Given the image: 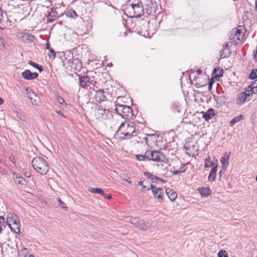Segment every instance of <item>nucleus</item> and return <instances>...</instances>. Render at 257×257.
Returning a JSON list of instances; mask_svg holds the SVG:
<instances>
[{
	"mask_svg": "<svg viewBox=\"0 0 257 257\" xmlns=\"http://www.w3.org/2000/svg\"><path fill=\"white\" fill-rule=\"evenodd\" d=\"M2 18V11L0 9V22H1V19Z\"/></svg>",
	"mask_w": 257,
	"mask_h": 257,
	"instance_id": "obj_56",
	"label": "nucleus"
},
{
	"mask_svg": "<svg viewBox=\"0 0 257 257\" xmlns=\"http://www.w3.org/2000/svg\"><path fill=\"white\" fill-rule=\"evenodd\" d=\"M22 76L26 80H31L37 78L38 74L37 72L32 73L29 70H25L22 73Z\"/></svg>",
	"mask_w": 257,
	"mask_h": 257,
	"instance_id": "obj_15",
	"label": "nucleus"
},
{
	"mask_svg": "<svg viewBox=\"0 0 257 257\" xmlns=\"http://www.w3.org/2000/svg\"><path fill=\"white\" fill-rule=\"evenodd\" d=\"M4 102V101L3 99H2L1 97H0V105H2Z\"/></svg>",
	"mask_w": 257,
	"mask_h": 257,
	"instance_id": "obj_55",
	"label": "nucleus"
},
{
	"mask_svg": "<svg viewBox=\"0 0 257 257\" xmlns=\"http://www.w3.org/2000/svg\"><path fill=\"white\" fill-rule=\"evenodd\" d=\"M200 195L202 197H207L211 194V191L208 187H202L198 188Z\"/></svg>",
	"mask_w": 257,
	"mask_h": 257,
	"instance_id": "obj_18",
	"label": "nucleus"
},
{
	"mask_svg": "<svg viewBox=\"0 0 257 257\" xmlns=\"http://www.w3.org/2000/svg\"><path fill=\"white\" fill-rule=\"evenodd\" d=\"M144 174L145 176H146L148 177V178H150L151 180L152 179V176H154L153 175L151 174L150 173L147 172H144Z\"/></svg>",
	"mask_w": 257,
	"mask_h": 257,
	"instance_id": "obj_40",
	"label": "nucleus"
},
{
	"mask_svg": "<svg viewBox=\"0 0 257 257\" xmlns=\"http://www.w3.org/2000/svg\"><path fill=\"white\" fill-rule=\"evenodd\" d=\"M222 172V170H221V171L219 172V175L220 177H221Z\"/></svg>",
	"mask_w": 257,
	"mask_h": 257,
	"instance_id": "obj_59",
	"label": "nucleus"
},
{
	"mask_svg": "<svg viewBox=\"0 0 257 257\" xmlns=\"http://www.w3.org/2000/svg\"><path fill=\"white\" fill-rule=\"evenodd\" d=\"M17 36L20 41L25 43H31L34 39L33 35L24 32H18Z\"/></svg>",
	"mask_w": 257,
	"mask_h": 257,
	"instance_id": "obj_11",
	"label": "nucleus"
},
{
	"mask_svg": "<svg viewBox=\"0 0 257 257\" xmlns=\"http://www.w3.org/2000/svg\"><path fill=\"white\" fill-rule=\"evenodd\" d=\"M124 180H125V181H126L128 183H132L131 179L130 178H127V179H124Z\"/></svg>",
	"mask_w": 257,
	"mask_h": 257,
	"instance_id": "obj_50",
	"label": "nucleus"
},
{
	"mask_svg": "<svg viewBox=\"0 0 257 257\" xmlns=\"http://www.w3.org/2000/svg\"><path fill=\"white\" fill-rule=\"evenodd\" d=\"M252 89V93L254 94H257V87L254 88H251Z\"/></svg>",
	"mask_w": 257,
	"mask_h": 257,
	"instance_id": "obj_47",
	"label": "nucleus"
},
{
	"mask_svg": "<svg viewBox=\"0 0 257 257\" xmlns=\"http://www.w3.org/2000/svg\"><path fill=\"white\" fill-rule=\"evenodd\" d=\"M27 97L30 99L33 105L39 106L41 104V99L39 96L28 88H26Z\"/></svg>",
	"mask_w": 257,
	"mask_h": 257,
	"instance_id": "obj_9",
	"label": "nucleus"
},
{
	"mask_svg": "<svg viewBox=\"0 0 257 257\" xmlns=\"http://www.w3.org/2000/svg\"><path fill=\"white\" fill-rule=\"evenodd\" d=\"M251 89H249L248 87L247 88H246L245 89V91L243 92V93H245L246 94H249V97L251 98V96L253 94V93H252Z\"/></svg>",
	"mask_w": 257,
	"mask_h": 257,
	"instance_id": "obj_37",
	"label": "nucleus"
},
{
	"mask_svg": "<svg viewBox=\"0 0 257 257\" xmlns=\"http://www.w3.org/2000/svg\"><path fill=\"white\" fill-rule=\"evenodd\" d=\"M213 82L210 81L208 84V90H210L212 89V84Z\"/></svg>",
	"mask_w": 257,
	"mask_h": 257,
	"instance_id": "obj_44",
	"label": "nucleus"
},
{
	"mask_svg": "<svg viewBox=\"0 0 257 257\" xmlns=\"http://www.w3.org/2000/svg\"><path fill=\"white\" fill-rule=\"evenodd\" d=\"M7 222L12 231L16 233H19L20 224L17 215L11 213H8Z\"/></svg>",
	"mask_w": 257,
	"mask_h": 257,
	"instance_id": "obj_4",
	"label": "nucleus"
},
{
	"mask_svg": "<svg viewBox=\"0 0 257 257\" xmlns=\"http://www.w3.org/2000/svg\"><path fill=\"white\" fill-rule=\"evenodd\" d=\"M57 12L51 9V11L49 12L47 16V20L48 22H53L57 18Z\"/></svg>",
	"mask_w": 257,
	"mask_h": 257,
	"instance_id": "obj_23",
	"label": "nucleus"
},
{
	"mask_svg": "<svg viewBox=\"0 0 257 257\" xmlns=\"http://www.w3.org/2000/svg\"><path fill=\"white\" fill-rule=\"evenodd\" d=\"M56 199L59 203V205H60L63 209L66 210L67 208L66 205L61 200V199L59 197H57Z\"/></svg>",
	"mask_w": 257,
	"mask_h": 257,
	"instance_id": "obj_34",
	"label": "nucleus"
},
{
	"mask_svg": "<svg viewBox=\"0 0 257 257\" xmlns=\"http://www.w3.org/2000/svg\"><path fill=\"white\" fill-rule=\"evenodd\" d=\"M243 118V115L241 114L239 116L234 117L230 121V124L231 126H233L235 123L238 122L241 119Z\"/></svg>",
	"mask_w": 257,
	"mask_h": 257,
	"instance_id": "obj_28",
	"label": "nucleus"
},
{
	"mask_svg": "<svg viewBox=\"0 0 257 257\" xmlns=\"http://www.w3.org/2000/svg\"><path fill=\"white\" fill-rule=\"evenodd\" d=\"M33 168L42 175L47 174L49 171V166L47 162L43 158L35 157L32 161Z\"/></svg>",
	"mask_w": 257,
	"mask_h": 257,
	"instance_id": "obj_3",
	"label": "nucleus"
},
{
	"mask_svg": "<svg viewBox=\"0 0 257 257\" xmlns=\"http://www.w3.org/2000/svg\"><path fill=\"white\" fill-rule=\"evenodd\" d=\"M115 110L122 117H129L132 113L131 107L125 105L117 104Z\"/></svg>",
	"mask_w": 257,
	"mask_h": 257,
	"instance_id": "obj_7",
	"label": "nucleus"
},
{
	"mask_svg": "<svg viewBox=\"0 0 257 257\" xmlns=\"http://www.w3.org/2000/svg\"><path fill=\"white\" fill-rule=\"evenodd\" d=\"M57 101H58V102L60 104H62V105H64V104H65V105H66V102H65V101L64 99L62 97H60V96H58V97H57Z\"/></svg>",
	"mask_w": 257,
	"mask_h": 257,
	"instance_id": "obj_36",
	"label": "nucleus"
},
{
	"mask_svg": "<svg viewBox=\"0 0 257 257\" xmlns=\"http://www.w3.org/2000/svg\"><path fill=\"white\" fill-rule=\"evenodd\" d=\"M131 222L136 227L141 230H146L149 228L148 226L143 220L138 218H133L131 219Z\"/></svg>",
	"mask_w": 257,
	"mask_h": 257,
	"instance_id": "obj_12",
	"label": "nucleus"
},
{
	"mask_svg": "<svg viewBox=\"0 0 257 257\" xmlns=\"http://www.w3.org/2000/svg\"><path fill=\"white\" fill-rule=\"evenodd\" d=\"M251 79H254L257 78V69H253L249 75V77Z\"/></svg>",
	"mask_w": 257,
	"mask_h": 257,
	"instance_id": "obj_32",
	"label": "nucleus"
},
{
	"mask_svg": "<svg viewBox=\"0 0 257 257\" xmlns=\"http://www.w3.org/2000/svg\"><path fill=\"white\" fill-rule=\"evenodd\" d=\"M166 193L167 194L169 199L171 201H174L177 197V193L169 188H167L166 190Z\"/></svg>",
	"mask_w": 257,
	"mask_h": 257,
	"instance_id": "obj_21",
	"label": "nucleus"
},
{
	"mask_svg": "<svg viewBox=\"0 0 257 257\" xmlns=\"http://www.w3.org/2000/svg\"><path fill=\"white\" fill-rule=\"evenodd\" d=\"M230 55V50L224 49V48H222V49L220 51V56L221 58H224L229 57Z\"/></svg>",
	"mask_w": 257,
	"mask_h": 257,
	"instance_id": "obj_25",
	"label": "nucleus"
},
{
	"mask_svg": "<svg viewBox=\"0 0 257 257\" xmlns=\"http://www.w3.org/2000/svg\"><path fill=\"white\" fill-rule=\"evenodd\" d=\"M223 48H224V49H226L227 50H229V43H226L225 45L223 46Z\"/></svg>",
	"mask_w": 257,
	"mask_h": 257,
	"instance_id": "obj_46",
	"label": "nucleus"
},
{
	"mask_svg": "<svg viewBox=\"0 0 257 257\" xmlns=\"http://www.w3.org/2000/svg\"><path fill=\"white\" fill-rule=\"evenodd\" d=\"M36 69H37V70H38L40 72H41L42 71H43V67L41 66H38L37 67V68H36Z\"/></svg>",
	"mask_w": 257,
	"mask_h": 257,
	"instance_id": "obj_45",
	"label": "nucleus"
},
{
	"mask_svg": "<svg viewBox=\"0 0 257 257\" xmlns=\"http://www.w3.org/2000/svg\"><path fill=\"white\" fill-rule=\"evenodd\" d=\"M109 114V109H106L101 106H99L94 110V117L97 120H103L107 119Z\"/></svg>",
	"mask_w": 257,
	"mask_h": 257,
	"instance_id": "obj_8",
	"label": "nucleus"
},
{
	"mask_svg": "<svg viewBox=\"0 0 257 257\" xmlns=\"http://www.w3.org/2000/svg\"><path fill=\"white\" fill-rule=\"evenodd\" d=\"M217 171V165L213 166L211 170L210 171L209 176H208L209 181H214L215 180Z\"/></svg>",
	"mask_w": 257,
	"mask_h": 257,
	"instance_id": "obj_20",
	"label": "nucleus"
},
{
	"mask_svg": "<svg viewBox=\"0 0 257 257\" xmlns=\"http://www.w3.org/2000/svg\"><path fill=\"white\" fill-rule=\"evenodd\" d=\"M88 191L92 193L99 194L104 197H106V194L104 193V191L101 188H89Z\"/></svg>",
	"mask_w": 257,
	"mask_h": 257,
	"instance_id": "obj_22",
	"label": "nucleus"
},
{
	"mask_svg": "<svg viewBox=\"0 0 257 257\" xmlns=\"http://www.w3.org/2000/svg\"><path fill=\"white\" fill-rule=\"evenodd\" d=\"M244 28L243 26H238V28L232 30L230 39L233 41L234 43L237 44L236 39L238 41H242L244 37Z\"/></svg>",
	"mask_w": 257,
	"mask_h": 257,
	"instance_id": "obj_6",
	"label": "nucleus"
},
{
	"mask_svg": "<svg viewBox=\"0 0 257 257\" xmlns=\"http://www.w3.org/2000/svg\"><path fill=\"white\" fill-rule=\"evenodd\" d=\"M49 53L48 55L49 58L54 59L56 57V53L52 48H50L49 50Z\"/></svg>",
	"mask_w": 257,
	"mask_h": 257,
	"instance_id": "obj_31",
	"label": "nucleus"
},
{
	"mask_svg": "<svg viewBox=\"0 0 257 257\" xmlns=\"http://www.w3.org/2000/svg\"><path fill=\"white\" fill-rule=\"evenodd\" d=\"M29 257H35L34 255H33V254H30L29 255Z\"/></svg>",
	"mask_w": 257,
	"mask_h": 257,
	"instance_id": "obj_62",
	"label": "nucleus"
},
{
	"mask_svg": "<svg viewBox=\"0 0 257 257\" xmlns=\"http://www.w3.org/2000/svg\"><path fill=\"white\" fill-rule=\"evenodd\" d=\"M218 257H228L225 250H220L218 253Z\"/></svg>",
	"mask_w": 257,
	"mask_h": 257,
	"instance_id": "obj_35",
	"label": "nucleus"
},
{
	"mask_svg": "<svg viewBox=\"0 0 257 257\" xmlns=\"http://www.w3.org/2000/svg\"><path fill=\"white\" fill-rule=\"evenodd\" d=\"M253 59L257 61V55H256V54L255 53L253 54Z\"/></svg>",
	"mask_w": 257,
	"mask_h": 257,
	"instance_id": "obj_54",
	"label": "nucleus"
},
{
	"mask_svg": "<svg viewBox=\"0 0 257 257\" xmlns=\"http://www.w3.org/2000/svg\"><path fill=\"white\" fill-rule=\"evenodd\" d=\"M210 160V158L209 157H208V158L205 159L204 164L205 168H208L210 167V166H212L213 167V166L214 165H217V164L211 162Z\"/></svg>",
	"mask_w": 257,
	"mask_h": 257,
	"instance_id": "obj_26",
	"label": "nucleus"
},
{
	"mask_svg": "<svg viewBox=\"0 0 257 257\" xmlns=\"http://www.w3.org/2000/svg\"><path fill=\"white\" fill-rule=\"evenodd\" d=\"M223 71L222 69L215 68L213 70V75L215 78H219L223 75Z\"/></svg>",
	"mask_w": 257,
	"mask_h": 257,
	"instance_id": "obj_24",
	"label": "nucleus"
},
{
	"mask_svg": "<svg viewBox=\"0 0 257 257\" xmlns=\"http://www.w3.org/2000/svg\"><path fill=\"white\" fill-rule=\"evenodd\" d=\"M255 180L257 181V175H256V176L255 177Z\"/></svg>",
	"mask_w": 257,
	"mask_h": 257,
	"instance_id": "obj_63",
	"label": "nucleus"
},
{
	"mask_svg": "<svg viewBox=\"0 0 257 257\" xmlns=\"http://www.w3.org/2000/svg\"><path fill=\"white\" fill-rule=\"evenodd\" d=\"M142 187V191H145V190H148L147 189L149 188V187H147L146 185H144Z\"/></svg>",
	"mask_w": 257,
	"mask_h": 257,
	"instance_id": "obj_48",
	"label": "nucleus"
},
{
	"mask_svg": "<svg viewBox=\"0 0 257 257\" xmlns=\"http://www.w3.org/2000/svg\"><path fill=\"white\" fill-rule=\"evenodd\" d=\"M4 47L3 39L0 37V49H3Z\"/></svg>",
	"mask_w": 257,
	"mask_h": 257,
	"instance_id": "obj_41",
	"label": "nucleus"
},
{
	"mask_svg": "<svg viewBox=\"0 0 257 257\" xmlns=\"http://www.w3.org/2000/svg\"><path fill=\"white\" fill-rule=\"evenodd\" d=\"M158 180L160 181H162V182H163L164 183L165 182V181L164 180H163V179H161V180Z\"/></svg>",
	"mask_w": 257,
	"mask_h": 257,
	"instance_id": "obj_60",
	"label": "nucleus"
},
{
	"mask_svg": "<svg viewBox=\"0 0 257 257\" xmlns=\"http://www.w3.org/2000/svg\"><path fill=\"white\" fill-rule=\"evenodd\" d=\"M152 180L153 182H154V180L156 181V180H161L160 178H159L157 176H154V175L153 176H152Z\"/></svg>",
	"mask_w": 257,
	"mask_h": 257,
	"instance_id": "obj_43",
	"label": "nucleus"
},
{
	"mask_svg": "<svg viewBox=\"0 0 257 257\" xmlns=\"http://www.w3.org/2000/svg\"><path fill=\"white\" fill-rule=\"evenodd\" d=\"M125 10L130 18H139L144 14L143 6L141 2L127 5Z\"/></svg>",
	"mask_w": 257,
	"mask_h": 257,
	"instance_id": "obj_2",
	"label": "nucleus"
},
{
	"mask_svg": "<svg viewBox=\"0 0 257 257\" xmlns=\"http://www.w3.org/2000/svg\"><path fill=\"white\" fill-rule=\"evenodd\" d=\"M46 48L47 49V50H49V49H50V44L48 42H47L46 44Z\"/></svg>",
	"mask_w": 257,
	"mask_h": 257,
	"instance_id": "obj_49",
	"label": "nucleus"
},
{
	"mask_svg": "<svg viewBox=\"0 0 257 257\" xmlns=\"http://www.w3.org/2000/svg\"><path fill=\"white\" fill-rule=\"evenodd\" d=\"M57 113L59 114H60L61 116H62V117H65V116H64V115L63 114V113H62L60 111H57Z\"/></svg>",
	"mask_w": 257,
	"mask_h": 257,
	"instance_id": "obj_51",
	"label": "nucleus"
},
{
	"mask_svg": "<svg viewBox=\"0 0 257 257\" xmlns=\"http://www.w3.org/2000/svg\"><path fill=\"white\" fill-rule=\"evenodd\" d=\"M184 170H183V171H180V170H176V171H172V173L174 174V175H178V174H180V173H181L182 172H184Z\"/></svg>",
	"mask_w": 257,
	"mask_h": 257,
	"instance_id": "obj_42",
	"label": "nucleus"
},
{
	"mask_svg": "<svg viewBox=\"0 0 257 257\" xmlns=\"http://www.w3.org/2000/svg\"><path fill=\"white\" fill-rule=\"evenodd\" d=\"M5 227V218L3 216H0V233Z\"/></svg>",
	"mask_w": 257,
	"mask_h": 257,
	"instance_id": "obj_33",
	"label": "nucleus"
},
{
	"mask_svg": "<svg viewBox=\"0 0 257 257\" xmlns=\"http://www.w3.org/2000/svg\"><path fill=\"white\" fill-rule=\"evenodd\" d=\"M228 159H229V156L223 157L221 158L220 162H221V164L223 165V168H224L225 167L226 168V167L228 166V165L229 164Z\"/></svg>",
	"mask_w": 257,
	"mask_h": 257,
	"instance_id": "obj_29",
	"label": "nucleus"
},
{
	"mask_svg": "<svg viewBox=\"0 0 257 257\" xmlns=\"http://www.w3.org/2000/svg\"><path fill=\"white\" fill-rule=\"evenodd\" d=\"M13 179L17 184H20L24 186L26 185V180L17 173H14L13 174Z\"/></svg>",
	"mask_w": 257,
	"mask_h": 257,
	"instance_id": "obj_17",
	"label": "nucleus"
},
{
	"mask_svg": "<svg viewBox=\"0 0 257 257\" xmlns=\"http://www.w3.org/2000/svg\"><path fill=\"white\" fill-rule=\"evenodd\" d=\"M105 93V91L102 89L95 91L94 99L96 102H100L102 101H106L107 100V97Z\"/></svg>",
	"mask_w": 257,
	"mask_h": 257,
	"instance_id": "obj_13",
	"label": "nucleus"
},
{
	"mask_svg": "<svg viewBox=\"0 0 257 257\" xmlns=\"http://www.w3.org/2000/svg\"><path fill=\"white\" fill-rule=\"evenodd\" d=\"M138 185L139 186H143V182L142 181H140L138 182Z\"/></svg>",
	"mask_w": 257,
	"mask_h": 257,
	"instance_id": "obj_52",
	"label": "nucleus"
},
{
	"mask_svg": "<svg viewBox=\"0 0 257 257\" xmlns=\"http://www.w3.org/2000/svg\"><path fill=\"white\" fill-rule=\"evenodd\" d=\"M136 158L140 161H144L145 160H148V157L147 156V151L145 152V155H137Z\"/></svg>",
	"mask_w": 257,
	"mask_h": 257,
	"instance_id": "obj_30",
	"label": "nucleus"
},
{
	"mask_svg": "<svg viewBox=\"0 0 257 257\" xmlns=\"http://www.w3.org/2000/svg\"><path fill=\"white\" fill-rule=\"evenodd\" d=\"M10 160L13 163H15V162L14 161V157L13 156H10Z\"/></svg>",
	"mask_w": 257,
	"mask_h": 257,
	"instance_id": "obj_53",
	"label": "nucleus"
},
{
	"mask_svg": "<svg viewBox=\"0 0 257 257\" xmlns=\"http://www.w3.org/2000/svg\"><path fill=\"white\" fill-rule=\"evenodd\" d=\"M255 87H257V79L248 86L249 88H254Z\"/></svg>",
	"mask_w": 257,
	"mask_h": 257,
	"instance_id": "obj_38",
	"label": "nucleus"
},
{
	"mask_svg": "<svg viewBox=\"0 0 257 257\" xmlns=\"http://www.w3.org/2000/svg\"><path fill=\"white\" fill-rule=\"evenodd\" d=\"M152 12V10H151L149 13H151Z\"/></svg>",
	"mask_w": 257,
	"mask_h": 257,
	"instance_id": "obj_64",
	"label": "nucleus"
},
{
	"mask_svg": "<svg viewBox=\"0 0 257 257\" xmlns=\"http://www.w3.org/2000/svg\"><path fill=\"white\" fill-rule=\"evenodd\" d=\"M66 16L71 18H75L77 17V13L73 9H70L66 12Z\"/></svg>",
	"mask_w": 257,
	"mask_h": 257,
	"instance_id": "obj_27",
	"label": "nucleus"
},
{
	"mask_svg": "<svg viewBox=\"0 0 257 257\" xmlns=\"http://www.w3.org/2000/svg\"><path fill=\"white\" fill-rule=\"evenodd\" d=\"M148 160L153 161L156 162H164L166 156L161 152L158 151H147Z\"/></svg>",
	"mask_w": 257,
	"mask_h": 257,
	"instance_id": "obj_5",
	"label": "nucleus"
},
{
	"mask_svg": "<svg viewBox=\"0 0 257 257\" xmlns=\"http://www.w3.org/2000/svg\"><path fill=\"white\" fill-rule=\"evenodd\" d=\"M28 64L35 68H37V67L39 66V65L38 64H37L31 60H29L28 61Z\"/></svg>",
	"mask_w": 257,
	"mask_h": 257,
	"instance_id": "obj_39",
	"label": "nucleus"
},
{
	"mask_svg": "<svg viewBox=\"0 0 257 257\" xmlns=\"http://www.w3.org/2000/svg\"><path fill=\"white\" fill-rule=\"evenodd\" d=\"M255 9L257 11V1H255Z\"/></svg>",
	"mask_w": 257,
	"mask_h": 257,
	"instance_id": "obj_61",
	"label": "nucleus"
},
{
	"mask_svg": "<svg viewBox=\"0 0 257 257\" xmlns=\"http://www.w3.org/2000/svg\"><path fill=\"white\" fill-rule=\"evenodd\" d=\"M135 127L132 122H122L115 134V136L120 140L131 138L135 132Z\"/></svg>",
	"mask_w": 257,
	"mask_h": 257,
	"instance_id": "obj_1",
	"label": "nucleus"
},
{
	"mask_svg": "<svg viewBox=\"0 0 257 257\" xmlns=\"http://www.w3.org/2000/svg\"><path fill=\"white\" fill-rule=\"evenodd\" d=\"M104 198H107V199H111V195H108V196H107V195H106V197H104Z\"/></svg>",
	"mask_w": 257,
	"mask_h": 257,
	"instance_id": "obj_58",
	"label": "nucleus"
},
{
	"mask_svg": "<svg viewBox=\"0 0 257 257\" xmlns=\"http://www.w3.org/2000/svg\"><path fill=\"white\" fill-rule=\"evenodd\" d=\"M251 99L249 97V94H246L245 93H243V92L240 93L237 98H236V104L238 105H241L243 104L246 100L249 101Z\"/></svg>",
	"mask_w": 257,
	"mask_h": 257,
	"instance_id": "obj_14",
	"label": "nucleus"
},
{
	"mask_svg": "<svg viewBox=\"0 0 257 257\" xmlns=\"http://www.w3.org/2000/svg\"><path fill=\"white\" fill-rule=\"evenodd\" d=\"M150 189H151L155 198L162 200L164 195V190L162 188L157 187L155 185L151 184L150 188L147 189V190Z\"/></svg>",
	"mask_w": 257,
	"mask_h": 257,
	"instance_id": "obj_10",
	"label": "nucleus"
},
{
	"mask_svg": "<svg viewBox=\"0 0 257 257\" xmlns=\"http://www.w3.org/2000/svg\"><path fill=\"white\" fill-rule=\"evenodd\" d=\"M196 72L198 74H200L201 73V70L200 69H198L197 70Z\"/></svg>",
	"mask_w": 257,
	"mask_h": 257,
	"instance_id": "obj_57",
	"label": "nucleus"
},
{
	"mask_svg": "<svg viewBox=\"0 0 257 257\" xmlns=\"http://www.w3.org/2000/svg\"><path fill=\"white\" fill-rule=\"evenodd\" d=\"M202 117L206 121H208L214 115V110L212 108H209L206 112H202Z\"/></svg>",
	"mask_w": 257,
	"mask_h": 257,
	"instance_id": "obj_19",
	"label": "nucleus"
},
{
	"mask_svg": "<svg viewBox=\"0 0 257 257\" xmlns=\"http://www.w3.org/2000/svg\"><path fill=\"white\" fill-rule=\"evenodd\" d=\"M79 80L80 86L84 88L88 86L91 83L90 77L88 76H79Z\"/></svg>",
	"mask_w": 257,
	"mask_h": 257,
	"instance_id": "obj_16",
	"label": "nucleus"
}]
</instances>
